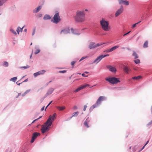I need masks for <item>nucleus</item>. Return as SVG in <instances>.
I'll return each mask as SVG.
<instances>
[{"label": "nucleus", "instance_id": "f257e3e1", "mask_svg": "<svg viewBox=\"0 0 152 152\" xmlns=\"http://www.w3.org/2000/svg\"><path fill=\"white\" fill-rule=\"evenodd\" d=\"M75 21L79 23L84 22L85 20V13L84 10H78L75 17Z\"/></svg>", "mask_w": 152, "mask_h": 152}, {"label": "nucleus", "instance_id": "f03ea898", "mask_svg": "<svg viewBox=\"0 0 152 152\" xmlns=\"http://www.w3.org/2000/svg\"><path fill=\"white\" fill-rule=\"evenodd\" d=\"M51 118L52 116L50 115L44 125L42 126L41 130L42 133H44L46 131L49 130V127L52 124V122H50Z\"/></svg>", "mask_w": 152, "mask_h": 152}, {"label": "nucleus", "instance_id": "7ed1b4c3", "mask_svg": "<svg viewBox=\"0 0 152 152\" xmlns=\"http://www.w3.org/2000/svg\"><path fill=\"white\" fill-rule=\"evenodd\" d=\"M102 28L105 31H108L110 30V28L109 26V23L108 21L106 20L104 18H102L100 22Z\"/></svg>", "mask_w": 152, "mask_h": 152}, {"label": "nucleus", "instance_id": "20e7f679", "mask_svg": "<svg viewBox=\"0 0 152 152\" xmlns=\"http://www.w3.org/2000/svg\"><path fill=\"white\" fill-rule=\"evenodd\" d=\"M104 96H100L97 100L96 103L91 107L90 109L93 110L94 108L97 107L101 104V102L104 100Z\"/></svg>", "mask_w": 152, "mask_h": 152}, {"label": "nucleus", "instance_id": "39448f33", "mask_svg": "<svg viewBox=\"0 0 152 152\" xmlns=\"http://www.w3.org/2000/svg\"><path fill=\"white\" fill-rule=\"evenodd\" d=\"M105 80L112 84L117 83L120 82V81L117 78L115 77L106 78Z\"/></svg>", "mask_w": 152, "mask_h": 152}, {"label": "nucleus", "instance_id": "423d86ee", "mask_svg": "<svg viewBox=\"0 0 152 152\" xmlns=\"http://www.w3.org/2000/svg\"><path fill=\"white\" fill-rule=\"evenodd\" d=\"M61 20L59 14V13L57 12L55 14L53 18V20L52 19L51 21L54 23H57L61 21Z\"/></svg>", "mask_w": 152, "mask_h": 152}, {"label": "nucleus", "instance_id": "0eeeda50", "mask_svg": "<svg viewBox=\"0 0 152 152\" xmlns=\"http://www.w3.org/2000/svg\"><path fill=\"white\" fill-rule=\"evenodd\" d=\"M108 56H109L108 54L105 55H101L97 58L93 62V63H96V64H97L103 58Z\"/></svg>", "mask_w": 152, "mask_h": 152}, {"label": "nucleus", "instance_id": "6e6552de", "mask_svg": "<svg viewBox=\"0 0 152 152\" xmlns=\"http://www.w3.org/2000/svg\"><path fill=\"white\" fill-rule=\"evenodd\" d=\"M102 44H95L94 43L91 42L89 45V48L90 49H92L96 48Z\"/></svg>", "mask_w": 152, "mask_h": 152}, {"label": "nucleus", "instance_id": "1a4fd4ad", "mask_svg": "<svg viewBox=\"0 0 152 152\" xmlns=\"http://www.w3.org/2000/svg\"><path fill=\"white\" fill-rule=\"evenodd\" d=\"M124 10L123 7L122 5H121L120 7L116 12L115 14V16L117 17L121 14Z\"/></svg>", "mask_w": 152, "mask_h": 152}, {"label": "nucleus", "instance_id": "9d476101", "mask_svg": "<svg viewBox=\"0 0 152 152\" xmlns=\"http://www.w3.org/2000/svg\"><path fill=\"white\" fill-rule=\"evenodd\" d=\"M119 4L122 5V4L126 6H128L129 5V2L127 0H118Z\"/></svg>", "mask_w": 152, "mask_h": 152}, {"label": "nucleus", "instance_id": "9b49d317", "mask_svg": "<svg viewBox=\"0 0 152 152\" xmlns=\"http://www.w3.org/2000/svg\"><path fill=\"white\" fill-rule=\"evenodd\" d=\"M40 135V134L38 132H35L33 134L31 140V143H33L34 140L37 138V136Z\"/></svg>", "mask_w": 152, "mask_h": 152}, {"label": "nucleus", "instance_id": "f8f14e48", "mask_svg": "<svg viewBox=\"0 0 152 152\" xmlns=\"http://www.w3.org/2000/svg\"><path fill=\"white\" fill-rule=\"evenodd\" d=\"M89 86V85L88 84H85V85H81L80 87H79L77 88V89H76L74 91L75 92H77L80 90L81 89H84L85 88H86V87L88 86Z\"/></svg>", "mask_w": 152, "mask_h": 152}, {"label": "nucleus", "instance_id": "ddd939ff", "mask_svg": "<svg viewBox=\"0 0 152 152\" xmlns=\"http://www.w3.org/2000/svg\"><path fill=\"white\" fill-rule=\"evenodd\" d=\"M45 71L44 70L40 71L34 73V75L35 77H36L39 75L43 74L45 73Z\"/></svg>", "mask_w": 152, "mask_h": 152}, {"label": "nucleus", "instance_id": "4468645a", "mask_svg": "<svg viewBox=\"0 0 152 152\" xmlns=\"http://www.w3.org/2000/svg\"><path fill=\"white\" fill-rule=\"evenodd\" d=\"M70 30L69 28H65L62 30L61 32V34H66L69 33Z\"/></svg>", "mask_w": 152, "mask_h": 152}, {"label": "nucleus", "instance_id": "2eb2a0df", "mask_svg": "<svg viewBox=\"0 0 152 152\" xmlns=\"http://www.w3.org/2000/svg\"><path fill=\"white\" fill-rule=\"evenodd\" d=\"M107 68L110 71L113 72H115L116 71V69L115 68L111 66H107Z\"/></svg>", "mask_w": 152, "mask_h": 152}, {"label": "nucleus", "instance_id": "dca6fc26", "mask_svg": "<svg viewBox=\"0 0 152 152\" xmlns=\"http://www.w3.org/2000/svg\"><path fill=\"white\" fill-rule=\"evenodd\" d=\"M90 120L89 118H87L86 120L84 123V126L87 128H88L89 127L88 125V123L90 122Z\"/></svg>", "mask_w": 152, "mask_h": 152}, {"label": "nucleus", "instance_id": "f3484780", "mask_svg": "<svg viewBox=\"0 0 152 152\" xmlns=\"http://www.w3.org/2000/svg\"><path fill=\"white\" fill-rule=\"evenodd\" d=\"M53 88H51L48 91L47 93L46 94L45 96V97L48 95L51 94L53 92Z\"/></svg>", "mask_w": 152, "mask_h": 152}, {"label": "nucleus", "instance_id": "a211bd4d", "mask_svg": "<svg viewBox=\"0 0 152 152\" xmlns=\"http://www.w3.org/2000/svg\"><path fill=\"white\" fill-rule=\"evenodd\" d=\"M42 7L41 6H39L34 10L33 12H37L39 11L40 10Z\"/></svg>", "mask_w": 152, "mask_h": 152}, {"label": "nucleus", "instance_id": "6ab92c4d", "mask_svg": "<svg viewBox=\"0 0 152 152\" xmlns=\"http://www.w3.org/2000/svg\"><path fill=\"white\" fill-rule=\"evenodd\" d=\"M56 113H55L53 114V116H52V118H51V120L50 121V122H52L53 121L54 119L56 118Z\"/></svg>", "mask_w": 152, "mask_h": 152}, {"label": "nucleus", "instance_id": "aec40b11", "mask_svg": "<svg viewBox=\"0 0 152 152\" xmlns=\"http://www.w3.org/2000/svg\"><path fill=\"white\" fill-rule=\"evenodd\" d=\"M57 108L59 110L62 111L65 109L66 107L65 106L58 107Z\"/></svg>", "mask_w": 152, "mask_h": 152}, {"label": "nucleus", "instance_id": "412c9836", "mask_svg": "<svg viewBox=\"0 0 152 152\" xmlns=\"http://www.w3.org/2000/svg\"><path fill=\"white\" fill-rule=\"evenodd\" d=\"M119 47V46L118 45L115 46L111 48L110 49V51L111 52H112V51L115 50L117 48H118Z\"/></svg>", "mask_w": 152, "mask_h": 152}, {"label": "nucleus", "instance_id": "4be33fe9", "mask_svg": "<svg viewBox=\"0 0 152 152\" xmlns=\"http://www.w3.org/2000/svg\"><path fill=\"white\" fill-rule=\"evenodd\" d=\"M51 19L50 16L48 15H45L44 17V20H49Z\"/></svg>", "mask_w": 152, "mask_h": 152}, {"label": "nucleus", "instance_id": "5701e85b", "mask_svg": "<svg viewBox=\"0 0 152 152\" xmlns=\"http://www.w3.org/2000/svg\"><path fill=\"white\" fill-rule=\"evenodd\" d=\"M148 42L147 41H146L143 45V47L145 48L148 47Z\"/></svg>", "mask_w": 152, "mask_h": 152}, {"label": "nucleus", "instance_id": "b1692460", "mask_svg": "<svg viewBox=\"0 0 152 152\" xmlns=\"http://www.w3.org/2000/svg\"><path fill=\"white\" fill-rule=\"evenodd\" d=\"M78 113L79 112L78 111L73 113L72 114V115L71 117L70 118H71L73 117H75L77 116Z\"/></svg>", "mask_w": 152, "mask_h": 152}, {"label": "nucleus", "instance_id": "393cba45", "mask_svg": "<svg viewBox=\"0 0 152 152\" xmlns=\"http://www.w3.org/2000/svg\"><path fill=\"white\" fill-rule=\"evenodd\" d=\"M141 77L140 76H138L137 77H132V79L133 80H137L139 79H140Z\"/></svg>", "mask_w": 152, "mask_h": 152}, {"label": "nucleus", "instance_id": "a878e982", "mask_svg": "<svg viewBox=\"0 0 152 152\" xmlns=\"http://www.w3.org/2000/svg\"><path fill=\"white\" fill-rule=\"evenodd\" d=\"M124 70L125 72H126L127 73H128V72L129 69L127 66H124Z\"/></svg>", "mask_w": 152, "mask_h": 152}, {"label": "nucleus", "instance_id": "bb28decb", "mask_svg": "<svg viewBox=\"0 0 152 152\" xmlns=\"http://www.w3.org/2000/svg\"><path fill=\"white\" fill-rule=\"evenodd\" d=\"M132 55L135 57V58H137L138 57L137 54L134 52H133Z\"/></svg>", "mask_w": 152, "mask_h": 152}, {"label": "nucleus", "instance_id": "cd10ccee", "mask_svg": "<svg viewBox=\"0 0 152 152\" xmlns=\"http://www.w3.org/2000/svg\"><path fill=\"white\" fill-rule=\"evenodd\" d=\"M17 79V77H15L13 78H12L10 79V80L14 82H15L16 80Z\"/></svg>", "mask_w": 152, "mask_h": 152}, {"label": "nucleus", "instance_id": "c85d7f7f", "mask_svg": "<svg viewBox=\"0 0 152 152\" xmlns=\"http://www.w3.org/2000/svg\"><path fill=\"white\" fill-rule=\"evenodd\" d=\"M134 62L136 64H138L140 63V60L139 59H137L134 60Z\"/></svg>", "mask_w": 152, "mask_h": 152}, {"label": "nucleus", "instance_id": "c756f323", "mask_svg": "<svg viewBox=\"0 0 152 152\" xmlns=\"http://www.w3.org/2000/svg\"><path fill=\"white\" fill-rule=\"evenodd\" d=\"M3 66H5L7 67L8 66V63L7 61H5L3 64Z\"/></svg>", "mask_w": 152, "mask_h": 152}, {"label": "nucleus", "instance_id": "7c9ffc66", "mask_svg": "<svg viewBox=\"0 0 152 152\" xmlns=\"http://www.w3.org/2000/svg\"><path fill=\"white\" fill-rule=\"evenodd\" d=\"M140 22V21H139V22H138L136 23H135L134 24L132 25V28H133L135 27L137 25L138 23H139Z\"/></svg>", "mask_w": 152, "mask_h": 152}, {"label": "nucleus", "instance_id": "2f4dec72", "mask_svg": "<svg viewBox=\"0 0 152 152\" xmlns=\"http://www.w3.org/2000/svg\"><path fill=\"white\" fill-rule=\"evenodd\" d=\"M66 72V70H62V71H59V73H64Z\"/></svg>", "mask_w": 152, "mask_h": 152}, {"label": "nucleus", "instance_id": "473e14b6", "mask_svg": "<svg viewBox=\"0 0 152 152\" xmlns=\"http://www.w3.org/2000/svg\"><path fill=\"white\" fill-rule=\"evenodd\" d=\"M40 50L39 49H37V50L35 51V54H37L38 53H39L40 52Z\"/></svg>", "mask_w": 152, "mask_h": 152}, {"label": "nucleus", "instance_id": "72a5a7b5", "mask_svg": "<svg viewBox=\"0 0 152 152\" xmlns=\"http://www.w3.org/2000/svg\"><path fill=\"white\" fill-rule=\"evenodd\" d=\"M10 31L13 34H16V32L13 30L12 29H10Z\"/></svg>", "mask_w": 152, "mask_h": 152}, {"label": "nucleus", "instance_id": "f704fd0d", "mask_svg": "<svg viewBox=\"0 0 152 152\" xmlns=\"http://www.w3.org/2000/svg\"><path fill=\"white\" fill-rule=\"evenodd\" d=\"M4 3V1H3L0 0V6L2 5Z\"/></svg>", "mask_w": 152, "mask_h": 152}, {"label": "nucleus", "instance_id": "c9c22d12", "mask_svg": "<svg viewBox=\"0 0 152 152\" xmlns=\"http://www.w3.org/2000/svg\"><path fill=\"white\" fill-rule=\"evenodd\" d=\"M20 27H18L17 28V31L18 34H19V32L20 31Z\"/></svg>", "mask_w": 152, "mask_h": 152}, {"label": "nucleus", "instance_id": "e433bc0d", "mask_svg": "<svg viewBox=\"0 0 152 152\" xmlns=\"http://www.w3.org/2000/svg\"><path fill=\"white\" fill-rule=\"evenodd\" d=\"M42 117V116H40V117H39L37 119H36L35 120H34L32 123H34L36 121H37V120H38L40 118H41Z\"/></svg>", "mask_w": 152, "mask_h": 152}, {"label": "nucleus", "instance_id": "4c0bfd02", "mask_svg": "<svg viewBox=\"0 0 152 152\" xmlns=\"http://www.w3.org/2000/svg\"><path fill=\"white\" fill-rule=\"evenodd\" d=\"M87 56H85L82 57L80 60V61H81L83 60V59L86 58H87Z\"/></svg>", "mask_w": 152, "mask_h": 152}, {"label": "nucleus", "instance_id": "58836bf2", "mask_svg": "<svg viewBox=\"0 0 152 152\" xmlns=\"http://www.w3.org/2000/svg\"><path fill=\"white\" fill-rule=\"evenodd\" d=\"M104 52H105L108 53L110 52L111 51H110V49H108L105 50Z\"/></svg>", "mask_w": 152, "mask_h": 152}, {"label": "nucleus", "instance_id": "ea45409f", "mask_svg": "<svg viewBox=\"0 0 152 152\" xmlns=\"http://www.w3.org/2000/svg\"><path fill=\"white\" fill-rule=\"evenodd\" d=\"M77 107L76 106H74L73 108V109L74 110L77 109Z\"/></svg>", "mask_w": 152, "mask_h": 152}, {"label": "nucleus", "instance_id": "a19ab883", "mask_svg": "<svg viewBox=\"0 0 152 152\" xmlns=\"http://www.w3.org/2000/svg\"><path fill=\"white\" fill-rule=\"evenodd\" d=\"M75 62L74 61H72L71 63V64L72 66H73L75 64Z\"/></svg>", "mask_w": 152, "mask_h": 152}, {"label": "nucleus", "instance_id": "79ce46f5", "mask_svg": "<svg viewBox=\"0 0 152 152\" xmlns=\"http://www.w3.org/2000/svg\"><path fill=\"white\" fill-rule=\"evenodd\" d=\"M52 101H51L50 103H49L48 104V105L46 107V108H45V110H46L47 108L52 103Z\"/></svg>", "mask_w": 152, "mask_h": 152}, {"label": "nucleus", "instance_id": "37998d69", "mask_svg": "<svg viewBox=\"0 0 152 152\" xmlns=\"http://www.w3.org/2000/svg\"><path fill=\"white\" fill-rule=\"evenodd\" d=\"M29 67V66L28 65H27V66H23V67H22V68H23L24 69H27Z\"/></svg>", "mask_w": 152, "mask_h": 152}, {"label": "nucleus", "instance_id": "c03bdc74", "mask_svg": "<svg viewBox=\"0 0 152 152\" xmlns=\"http://www.w3.org/2000/svg\"><path fill=\"white\" fill-rule=\"evenodd\" d=\"M82 76L84 77H87L88 76L87 75H86L84 73L82 74Z\"/></svg>", "mask_w": 152, "mask_h": 152}, {"label": "nucleus", "instance_id": "a18cd8bd", "mask_svg": "<svg viewBox=\"0 0 152 152\" xmlns=\"http://www.w3.org/2000/svg\"><path fill=\"white\" fill-rule=\"evenodd\" d=\"M87 107V106L86 105H85L84 106V108H83V110L84 111H85L86 110V108Z\"/></svg>", "mask_w": 152, "mask_h": 152}, {"label": "nucleus", "instance_id": "49530a36", "mask_svg": "<svg viewBox=\"0 0 152 152\" xmlns=\"http://www.w3.org/2000/svg\"><path fill=\"white\" fill-rule=\"evenodd\" d=\"M149 142V141H148L145 144V145L142 148V149H143L144 147H145V145L148 143Z\"/></svg>", "mask_w": 152, "mask_h": 152}, {"label": "nucleus", "instance_id": "de8ad7c7", "mask_svg": "<svg viewBox=\"0 0 152 152\" xmlns=\"http://www.w3.org/2000/svg\"><path fill=\"white\" fill-rule=\"evenodd\" d=\"M130 32V31H129L128 32V33H126V34H124L123 36H125L127 34H128Z\"/></svg>", "mask_w": 152, "mask_h": 152}, {"label": "nucleus", "instance_id": "09e8293b", "mask_svg": "<svg viewBox=\"0 0 152 152\" xmlns=\"http://www.w3.org/2000/svg\"><path fill=\"white\" fill-rule=\"evenodd\" d=\"M45 106L43 107L41 109V110L42 111L44 110V109Z\"/></svg>", "mask_w": 152, "mask_h": 152}, {"label": "nucleus", "instance_id": "8fccbe9b", "mask_svg": "<svg viewBox=\"0 0 152 152\" xmlns=\"http://www.w3.org/2000/svg\"><path fill=\"white\" fill-rule=\"evenodd\" d=\"M23 27L22 28H20V31H21V32H22V30H23Z\"/></svg>", "mask_w": 152, "mask_h": 152}, {"label": "nucleus", "instance_id": "3c124183", "mask_svg": "<svg viewBox=\"0 0 152 152\" xmlns=\"http://www.w3.org/2000/svg\"><path fill=\"white\" fill-rule=\"evenodd\" d=\"M28 79H26L25 80H24L23 82H27V81H28Z\"/></svg>", "mask_w": 152, "mask_h": 152}, {"label": "nucleus", "instance_id": "603ef678", "mask_svg": "<svg viewBox=\"0 0 152 152\" xmlns=\"http://www.w3.org/2000/svg\"><path fill=\"white\" fill-rule=\"evenodd\" d=\"M8 151H9V152H12V150L11 149H8L7 150Z\"/></svg>", "mask_w": 152, "mask_h": 152}, {"label": "nucleus", "instance_id": "864d4df0", "mask_svg": "<svg viewBox=\"0 0 152 152\" xmlns=\"http://www.w3.org/2000/svg\"><path fill=\"white\" fill-rule=\"evenodd\" d=\"M35 29H34V31L33 33V34H32V35H34L35 33Z\"/></svg>", "mask_w": 152, "mask_h": 152}, {"label": "nucleus", "instance_id": "5fc2aeb1", "mask_svg": "<svg viewBox=\"0 0 152 152\" xmlns=\"http://www.w3.org/2000/svg\"><path fill=\"white\" fill-rule=\"evenodd\" d=\"M7 0H2V1H4V3L6 2V1H7Z\"/></svg>", "mask_w": 152, "mask_h": 152}, {"label": "nucleus", "instance_id": "6e6d98bb", "mask_svg": "<svg viewBox=\"0 0 152 152\" xmlns=\"http://www.w3.org/2000/svg\"><path fill=\"white\" fill-rule=\"evenodd\" d=\"M22 83H19L17 84H18V85H19H19H20V84H21Z\"/></svg>", "mask_w": 152, "mask_h": 152}, {"label": "nucleus", "instance_id": "4d7b16f0", "mask_svg": "<svg viewBox=\"0 0 152 152\" xmlns=\"http://www.w3.org/2000/svg\"><path fill=\"white\" fill-rule=\"evenodd\" d=\"M85 73H88V72H85Z\"/></svg>", "mask_w": 152, "mask_h": 152}, {"label": "nucleus", "instance_id": "13d9d810", "mask_svg": "<svg viewBox=\"0 0 152 152\" xmlns=\"http://www.w3.org/2000/svg\"><path fill=\"white\" fill-rule=\"evenodd\" d=\"M85 11H87L88 10L87 9H86L85 10Z\"/></svg>", "mask_w": 152, "mask_h": 152}, {"label": "nucleus", "instance_id": "bf43d9fd", "mask_svg": "<svg viewBox=\"0 0 152 152\" xmlns=\"http://www.w3.org/2000/svg\"><path fill=\"white\" fill-rule=\"evenodd\" d=\"M24 31H26V29H25L24 30Z\"/></svg>", "mask_w": 152, "mask_h": 152}, {"label": "nucleus", "instance_id": "052dcab7", "mask_svg": "<svg viewBox=\"0 0 152 152\" xmlns=\"http://www.w3.org/2000/svg\"><path fill=\"white\" fill-rule=\"evenodd\" d=\"M39 17H41V15H39Z\"/></svg>", "mask_w": 152, "mask_h": 152}, {"label": "nucleus", "instance_id": "680f3d73", "mask_svg": "<svg viewBox=\"0 0 152 152\" xmlns=\"http://www.w3.org/2000/svg\"><path fill=\"white\" fill-rule=\"evenodd\" d=\"M32 43H31V44H30V45H32Z\"/></svg>", "mask_w": 152, "mask_h": 152}, {"label": "nucleus", "instance_id": "e2e57ef3", "mask_svg": "<svg viewBox=\"0 0 152 152\" xmlns=\"http://www.w3.org/2000/svg\"><path fill=\"white\" fill-rule=\"evenodd\" d=\"M152 123V121H151V123L150 124H151V123Z\"/></svg>", "mask_w": 152, "mask_h": 152}, {"label": "nucleus", "instance_id": "0e129e2a", "mask_svg": "<svg viewBox=\"0 0 152 152\" xmlns=\"http://www.w3.org/2000/svg\"><path fill=\"white\" fill-rule=\"evenodd\" d=\"M31 56H31H31H30V58H31Z\"/></svg>", "mask_w": 152, "mask_h": 152}, {"label": "nucleus", "instance_id": "69168bd1", "mask_svg": "<svg viewBox=\"0 0 152 152\" xmlns=\"http://www.w3.org/2000/svg\"><path fill=\"white\" fill-rule=\"evenodd\" d=\"M20 94H18V96H19V95H20Z\"/></svg>", "mask_w": 152, "mask_h": 152}]
</instances>
